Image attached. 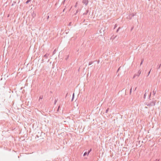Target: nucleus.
I'll return each instance as SVG.
<instances>
[{"label":"nucleus","instance_id":"1","mask_svg":"<svg viewBox=\"0 0 161 161\" xmlns=\"http://www.w3.org/2000/svg\"><path fill=\"white\" fill-rule=\"evenodd\" d=\"M156 103V101H151L149 102H146L145 103V105H147V106L149 107H151V106H154L155 105V103Z\"/></svg>","mask_w":161,"mask_h":161},{"label":"nucleus","instance_id":"2","mask_svg":"<svg viewBox=\"0 0 161 161\" xmlns=\"http://www.w3.org/2000/svg\"><path fill=\"white\" fill-rule=\"evenodd\" d=\"M141 73V71L140 70H139L138 72L134 75L133 78H136V79L140 75Z\"/></svg>","mask_w":161,"mask_h":161},{"label":"nucleus","instance_id":"3","mask_svg":"<svg viewBox=\"0 0 161 161\" xmlns=\"http://www.w3.org/2000/svg\"><path fill=\"white\" fill-rule=\"evenodd\" d=\"M82 3H83L84 4H85L86 5L88 3V0H83Z\"/></svg>","mask_w":161,"mask_h":161},{"label":"nucleus","instance_id":"4","mask_svg":"<svg viewBox=\"0 0 161 161\" xmlns=\"http://www.w3.org/2000/svg\"><path fill=\"white\" fill-rule=\"evenodd\" d=\"M157 90V88H155L154 89V90H153V95H155Z\"/></svg>","mask_w":161,"mask_h":161},{"label":"nucleus","instance_id":"5","mask_svg":"<svg viewBox=\"0 0 161 161\" xmlns=\"http://www.w3.org/2000/svg\"><path fill=\"white\" fill-rule=\"evenodd\" d=\"M49 55V54H48V53H47L46 54H45L44 56V57L45 58H47L48 57Z\"/></svg>","mask_w":161,"mask_h":161},{"label":"nucleus","instance_id":"6","mask_svg":"<svg viewBox=\"0 0 161 161\" xmlns=\"http://www.w3.org/2000/svg\"><path fill=\"white\" fill-rule=\"evenodd\" d=\"M89 12V10L88 9H87L86 11V13H84L83 14V15H85V14H86Z\"/></svg>","mask_w":161,"mask_h":161},{"label":"nucleus","instance_id":"7","mask_svg":"<svg viewBox=\"0 0 161 161\" xmlns=\"http://www.w3.org/2000/svg\"><path fill=\"white\" fill-rule=\"evenodd\" d=\"M42 98H43V96H40V97H39V101L40 99H42Z\"/></svg>","mask_w":161,"mask_h":161},{"label":"nucleus","instance_id":"8","mask_svg":"<svg viewBox=\"0 0 161 161\" xmlns=\"http://www.w3.org/2000/svg\"><path fill=\"white\" fill-rule=\"evenodd\" d=\"M109 108H108L106 110V111H105V113H107L108 110H109Z\"/></svg>","mask_w":161,"mask_h":161},{"label":"nucleus","instance_id":"9","mask_svg":"<svg viewBox=\"0 0 161 161\" xmlns=\"http://www.w3.org/2000/svg\"><path fill=\"white\" fill-rule=\"evenodd\" d=\"M74 97V93L73 94L72 101H73Z\"/></svg>","mask_w":161,"mask_h":161},{"label":"nucleus","instance_id":"10","mask_svg":"<svg viewBox=\"0 0 161 161\" xmlns=\"http://www.w3.org/2000/svg\"><path fill=\"white\" fill-rule=\"evenodd\" d=\"M31 0H27V1L26 2V4H28L29 2L31 1Z\"/></svg>","mask_w":161,"mask_h":161},{"label":"nucleus","instance_id":"11","mask_svg":"<svg viewBox=\"0 0 161 161\" xmlns=\"http://www.w3.org/2000/svg\"><path fill=\"white\" fill-rule=\"evenodd\" d=\"M143 61H144V59H142L141 62L140 63V65H141L142 64Z\"/></svg>","mask_w":161,"mask_h":161},{"label":"nucleus","instance_id":"12","mask_svg":"<svg viewBox=\"0 0 161 161\" xmlns=\"http://www.w3.org/2000/svg\"><path fill=\"white\" fill-rule=\"evenodd\" d=\"M92 63H93V62H92V61L90 62L89 63V65H91L92 64Z\"/></svg>","mask_w":161,"mask_h":161},{"label":"nucleus","instance_id":"13","mask_svg":"<svg viewBox=\"0 0 161 161\" xmlns=\"http://www.w3.org/2000/svg\"><path fill=\"white\" fill-rule=\"evenodd\" d=\"M87 154V152H85L84 153V154L83 155V156H85Z\"/></svg>","mask_w":161,"mask_h":161},{"label":"nucleus","instance_id":"14","mask_svg":"<svg viewBox=\"0 0 161 161\" xmlns=\"http://www.w3.org/2000/svg\"><path fill=\"white\" fill-rule=\"evenodd\" d=\"M92 150V149H90L88 152V153H87V155H88L89 154V153H90V152Z\"/></svg>","mask_w":161,"mask_h":161},{"label":"nucleus","instance_id":"15","mask_svg":"<svg viewBox=\"0 0 161 161\" xmlns=\"http://www.w3.org/2000/svg\"><path fill=\"white\" fill-rule=\"evenodd\" d=\"M60 107V105L59 106L58 108V109L57 110V111L58 112L59 111V108Z\"/></svg>","mask_w":161,"mask_h":161},{"label":"nucleus","instance_id":"16","mask_svg":"<svg viewBox=\"0 0 161 161\" xmlns=\"http://www.w3.org/2000/svg\"><path fill=\"white\" fill-rule=\"evenodd\" d=\"M132 89V87L130 89V94H131V93Z\"/></svg>","mask_w":161,"mask_h":161},{"label":"nucleus","instance_id":"17","mask_svg":"<svg viewBox=\"0 0 161 161\" xmlns=\"http://www.w3.org/2000/svg\"><path fill=\"white\" fill-rule=\"evenodd\" d=\"M146 93L144 95V98H146Z\"/></svg>","mask_w":161,"mask_h":161},{"label":"nucleus","instance_id":"18","mask_svg":"<svg viewBox=\"0 0 161 161\" xmlns=\"http://www.w3.org/2000/svg\"><path fill=\"white\" fill-rule=\"evenodd\" d=\"M131 16V17H133L134 16V14H130Z\"/></svg>","mask_w":161,"mask_h":161},{"label":"nucleus","instance_id":"19","mask_svg":"<svg viewBox=\"0 0 161 161\" xmlns=\"http://www.w3.org/2000/svg\"><path fill=\"white\" fill-rule=\"evenodd\" d=\"M71 23H72L71 22H70L69 23L68 25H69V26H70L71 25Z\"/></svg>","mask_w":161,"mask_h":161},{"label":"nucleus","instance_id":"20","mask_svg":"<svg viewBox=\"0 0 161 161\" xmlns=\"http://www.w3.org/2000/svg\"><path fill=\"white\" fill-rule=\"evenodd\" d=\"M78 11H79L78 10H77V11H76V13L75 14H76V13H77L78 12Z\"/></svg>","mask_w":161,"mask_h":161},{"label":"nucleus","instance_id":"21","mask_svg":"<svg viewBox=\"0 0 161 161\" xmlns=\"http://www.w3.org/2000/svg\"><path fill=\"white\" fill-rule=\"evenodd\" d=\"M120 28V27H119V28H118V29H117V32H118V31H119V29Z\"/></svg>","mask_w":161,"mask_h":161},{"label":"nucleus","instance_id":"22","mask_svg":"<svg viewBox=\"0 0 161 161\" xmlns=\"http://www.w3.org/2000/svg\"><path fill=\"white\" fill-rule=\"evenodd\" d=\"M159 161V159H156L154 161Z\"/></svg>","mask_w":161,"mask_h":161},{"label":"nucleus","instance_id":"23","mask_svg":"<svg viewBox=\"0 0 161 161\" xmlns=\"http://www.w3.org/2000/svg\"><path fill=\"white\" fill-rule=\"evenodd\" d=\"M57 101V100H55V103H54L55 104H56V103Z\"/></svg>","mask_w":161,"mask_h":161},{"label":"nucleus","instance_id":"24","mask_svg":"<svg viewBox=\"0 0 161 161\" xmlns=\"http://www.w3.org/2000/svg\"><path fill=\"white\" fill-rule=\"evenodd\" d=\"M49 16H47V19H48L49 18Z\"/></svg>","mask_w":161,"mask_h":161},{"label":"nucleus","instance_id":"25","mask_svg":"<svg viewBox=\"0 0 161 161\" xmlns=\"http://www.w3.org/2000/svg\"><path fill=\"white\" fill-rule=\"evenodd\" d=\"M151 69H150V71L149 72L148 75H149V74H150V71H151Z\"/></svg>","mask_w":161,"mask_h":161},{"label":"nucleus","instance_id":"26","mask_svg":"<svg viewBox=\"0 0 161 161\" xmlns=\"http://www.w3.org/2000/svg\"><path fill=\"white\" fill-rule=\"evenodd\" d=\"M161 64H160L158 68H159L160 67V66H161Z\"/></svg>","mask_w":161,"mask_h":161},{"label":"nucleus","instance_id":"27","mask_svg":"<svg viewBox=\"0 0 161 161\" xmlns=\"http://www.w3.org/2000/svg\"><path fill=\"white\" fill-rule=\"evenodd\" d=\"M133 27H132V28H131V30H132V29H133Z\"/></svg>","mask_w":161,"mask_h":161},{"label":"nucleus","instance_id":"28","mask_svg":"<svg viewBox=\"0 0 161 161\" xmlns=\"http://www.w3.org/2000/svg\"><path fill=\"white\" fill-rule=\"evenodd\" d=\"M151 94V93H150V95H149V98H150V97Z\"/></svg>","mask_w":161,"mask_h":161},{"label":"nucleus","instance_id":"29","mask_svg":"<svg viewBox=\"0 0 161 161\" xmlns=\"http://www.w3.org/2000/svg\"><path fill=\"white\" fill-rule=\"evenodd\" d=\"M65 8H64V10H63V12H64V10H65Z\"/></svg>","mask_w":161,"mask_h":161},{"label":"nucleus","instance_id":"30","mask_svg":"<svg viewBox=\"0 0 161 161\" xmlns=\"http://www.w3.org/2000/svg\"><path fill=\"white\" fill-rule=\"evenodd\" d=\"M99 62V60H98V61H97V63L98 64Z\"/></svg>","mask_w":161,"mask_h":161},{"label":"nucleus","instance_id":"31","mask_svg":"<svg viewBox=\"0 0 161 161\" xmlns=\"http://www.w3.org/2000/svg\"><path fill=\"white\" fill-rule=\"evenodd\" d=\"M136 88H135V91L136 90Z\"/></svg>","mask_w":161,"mask_h":161},{"label":"nucleus","instance_id":"32","mask_svg":"<svg viewBox=\"0 0 161 161\" xmlns=\"http://www.w3.org/2000/svg\"><path fill=\"white\" fill-rule=\"evenodd\" d=\"M67 94H68V93H67V95H66V96H67Z\"/></svg>","mask_w":161,"mask_h":161},{"label":"nucleus","instance_id":"33","mask_svg":"<svg viewBox=\"0 0 161 161\" xmlns=\"http://www.w3.org/2000/svg\"><path fill=\"white\" fill-rule=\"evenodd\" d=\"M119 68L118 69V70H119Z\"/></svg>","mask_w":161,"mask_h":161}]
</instances>
